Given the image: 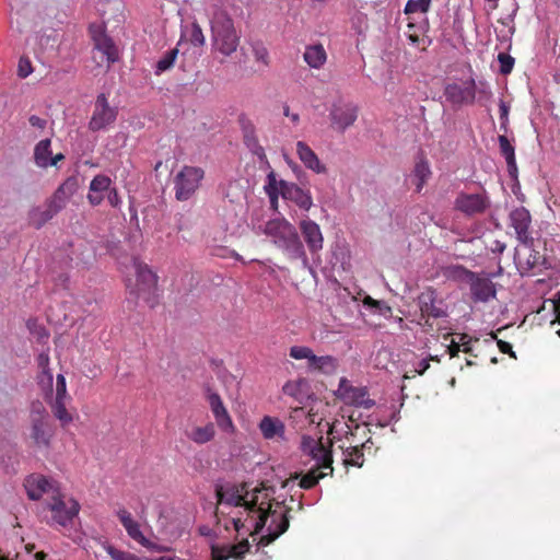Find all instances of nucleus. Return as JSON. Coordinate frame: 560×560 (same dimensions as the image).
Instances as JSON below:
<instances>
[{"mask_svg":"<svg viewBox=\"0 0 560 560\" xmlns=\"http://www.w3.org/2000/svg\"><path fill=\"white\" fill-rule=\"evenodd\" d=\"M275 490L266 487L264 483L249 490L248 502L245 508V517L235 516L232 518L234 529L241 534L248 533L254 536L266 526L268 518L270 523L267 526V533L260 537L259 544L268 546L289 528V512L283 502L273 501Z\"/></svg>","mask_w":560,"mask_h":560,"instance_id":"f257e3e1","label":"nucleus"},{"mask_svg":"<svg viewBox=\"0 0 560 560\" xmlns=\"http://www.w3.org/2000/svg\"><path fill=\"white\" fill-rule=\"evenodd\" d=\"M211 31V48L214 54L230 57L236 52L241 34L228 11L219 3L213 2L207 8Z\"/></svg>","mask_w":560,"mask_h":560,"instance_id":"f03ea898","label":"nucleus"},{"mask_svg":"<svg viewBox=\"0 0 560 560\" xmlns=\"http://www.w3.org/2000/svg\"><path fill=\"white\" fill-rule=\"evenodd\" d=\"M262 233L272 238L275 245L283 249L291 259L306 260V253L296 229L285 219L269 220Z\"/></svg>","mask_w":560,"mask_h":560,"instance_id":"7ed1b4c3","label":"nucleus"},{"mask_svg":"<svg viewBox=\"0 0 560 560\" xmlns=\"http://www.w3.org/2000/svg\"><path fill=\"white\" fill-rule=\"evenodd\" d=\"M44 509L50 512V518L46 522L49 526L58 525L66 528L70 527L79 515L81 505L75 499L68 498L60 489L57 495L45 499Z\"/></svg>","mask_w":560,"mask_h":560,"instance_id":"20e7f679","label":"nucleus"},{"mask_svg":"<svg viewBox=\"0 0 560 560\" xmlns=\"http://www.w3.org/2000/svg\"><path fill=\"white\" fill-rule=\"evenodd\" d=\"M55 436V429L42 402H33L30 411L28 438L34 447L49 450Z\"/></svg>","mask_w":560,"mask_h":560,"instance_id":"39448f33","label":"nucleus"},{"mask_svg":"<svg viewBox=\"0 0 560 560\" xmlns=\"http://www.w3.org/2000/svg\"><path fill=\"white\" fill-rule=\"evenodd\" d=\"M205 171L198 166L185 165L174 177L175 198L178 201L189 200L199 189Z\"/></svg>","mask_w":560,"mask_h":560,"instance_id":"423d86ee","label":"nucleus"},{"mask_svg":"<svg viewBox=\"0 0 560 560\" xmlns=\"http://www.w3.org/2000/svg\"><path fill=\"white\" fill-rule=\"evenodd\" d=\"M451 275L469 281L471 296L475 301L487 302L495 296L494 283L489 278L478 277L475 272L463 266L453 267Z\"/></svg>","mask_w":560,"mask_h":560,"instance_id":"0eeeda50","label":"nucleus"},{"mask_svg":"<svg viewBox=\"0 0 560 560\" xmlns=\"http://www.w3.org/2000/svg\"><path fill=\"white\" fill-rule=\"evenodd\" d=\"M94 51L100 54L93 56L98 66L106 63L108 67L119 58L118 48L114 40L102 30L101 26L91 27Z\"/></svg>","mask_w":560,"mask_h":560,"instance_id":"6e6552de","label":"nucleus"},{"mask_svg":"<svg viewBox=\"0 0 560 560\" xmlns=\"http://www.w3.org/2000/svg\"><path fill=\"white\" fill-rule=\"evenodd\" d=\"M23 486L28 499L32 501L50 499L52 495H57L60 490L58 481L40 474L27 476Z\"/></svg>","mask_w":560,"mask_h":560,"instance_id":"1a4fd4ad","label":"nucleus"},{"mask_svg":"<svg viewBox=\"0 0 560 560\" xmlns=\"http://www.w3.org/2000/svg\"><path fill=\"white\" fill-rule=\"evenodd\" d=\"M215 497L219 505L242 506L245 514L246 503L248 502L249 489L246 482L228 483L225 486L215 487Z\"/></svg>","mask_w":560,"mask_h":560,"instance_id":"9d476101","label":"nucleus"},{"mask_svg":"<svg viewBox=\"0 0 560 560\" xmlns=\"http://www.w3.org/2000/svg\"><path fill=\"white\" fill-rule=\"evenodd\" d=\"M117 107H112L105 93H101L95 101L94 109L89 121V129L93 132L104 130L116 121Z\"/></svg>","mask_w":560,"mask_h":560,"instance_id":"9b49d317","label":"nucleus"},{"mask_svg":"<svg viewBox=\"0 0 560 560\" xmlns=\"http://www.w3.org/2000/svg\"><path fill=\"white\" fill-rule=\"evenodd\" d=\"M490 199L486 191L468 194L460 191L454 201V208L466 217L483 214L490 207Z\"/></svg>","mask_w":560,"mask_h":560,"instance_id":"f8f14e48","label":"nucleus"},{"mask_svg":"<svg viewBox=\"0 0 560 560\" xmlns=\"http://www.w3.org/2000/svg\"><path fill=\"white\" fill-rule=\"evenodd\" d=\"M336 395L346 405L358 408L371 409L375 405L365 387H355L345 377L340 380Z\"/></svg>","mask_w":560,"mask_h":560,"instance_id":"ddd939ff","label":"nucleus"},{"mask_svg":"<svg viewBox=\"0 0 560 560\" xmlns=\"http://www.w3.org/2000/svg\"><path fill=\"white\" fill-rule=\"evenodd\" d=\"M132 266L136 272V288L131 289V293L138 298L149 301V296L156 290L158 276L149 268V266L138 258H135Z\"/></svg>","mask_w":560,"mask_h":560,"instance_id":"4468645a","label":"nucleus"},{"mask_svg":"<svg viewBox=\"0 0 560 560\" xmlns=\"http://www.w3.org/2000/svg\"><path fill=\"white\" fill-rule=\"evenodd\" d=\"M301 450L304 454L310 455L316 464H319V468H329V474L334 472L331 450L330 446L324 445L323 436L318 439L308 435L302 436Z\"/></svg>","mask_w":560,"mask_h":560,"instance_id":"2eb2a0df","label":"nucleus"},{"mask_svg":"<svg viewBox=\"0 0 560 560\" xmlns=\"http://www.w3.org/2000/svg\"><path fill=\"white\" fill-rule=\"evenodd\" d=\"M331 127L340 132L352 126L358 118V107L352 103L337 101L331 105L330 113Z\"/></svg>","mask_w":560,"mask_h":560,"instance_id":"dca6fc26","label":"nucleus"},{"mask_svg":"<svg viewBox=\"0 0 560 560\" xmlns=\"http://www.w3.org/2000/svg\"><path fill=\"white\" fill-rule=\"evenodd\" d=\"M510 225L514 229L516 238L525 246L533 245L534 238L530 235L529 226L532 217L527 209L518 207L510 212Z\"/></svg>","mask_w":560,"mask_h":560,"instance_id":"f3484780","label":"nucleus"},{"mask_svg":"<svg viewBox=\"0 0 560 560\" xmlns=\"http://www.w3.org/2000/svg\"><path fill=\"white\" fill-rule=\"evenodd\" d=\"M444 95L454 105L472 104L476 97V83L470 79L462 84L451 83L445 86Z\"/></svg>","mask_w":560,"mask_h":560,"instance_id":"a211bd4d","label":"nucleus"},{"mask_svg":"<svg viewBox=\"0 0 560 560\" xmlns=\"http://www.w3.org/2000/svg\"><path fill=\"white\" fill-rule=\"evenodd\" d=\"M250 545L248 539H243L235 545H224L211 547L212 560H243L245 555L249 551Z\"/></svg>","mask_w":560,"mask_h":560,"instance_id":"6ab92c4d","label":"nucleus"},{"mask_svg":"<svg viewBox=\"0 0 560 560\" xmlns=\"http://www.w3.org/2000/svg\"><path fill=\"white\" fill-rule=\"evenodd\" d=\"M116 515L131 539L148 549L154 548V544L143 536L140 524L133 520L129 511L121 508L116 512Z\"/></svg>","mask_w":560,"mask_h":560,"instance_id":"aec40b11","label":"nucleus"},{"mask_svg":"<svg viewBox=\"0 0 560 560\" xmlns=\"http://www.w3.org/2000/svg\"><path fill=\"white\" fill-rule=\"evenodd\" d=\"M208 401L210 405V409L213 413L214 420L218 424V427L225 432H233L234 431V423L233 420L225 408L221 397L217 393H210L208 395Z\"/></svg>","mask_w":560,"mask_h":560,"instance_id":"412c9836","label":"nucleus"},{"mask_svg":"<svg viewBox=\"0 0 560 560\" xmlns=\"http://www.w3.org/2000/svg\"><path fill=\"white\" fill-rule=\"evenodd\" d=\"M300 230L312 254H315L323 248L324 237L320 228L316 222L310 219H304L300 222Z\"/></svg>","mask_w":560,"mask_h":560,"instance_id":"4be33fe9","label":"nucleus"},{"mask_svg":"<svg viewBox=\"0 0 560 560\" xmlns=\"http://www.w3.org/2000/svg\"><path fill=\"white\" fill-rule=\"evenodd\" d=\"M418 305L421 312V317L441 318L446 316V313L438 305L436 292L432 288L425 289L418 296Z\"/></svg>","mask_w":560,"mask_h":560,"instance_id":"5701e85b","label":"nucleus"},{"mask_svg":"<svg viewBox=\"0 0 560 560\" xmlns=\"http://www.w3.org/2000/svg\"><path fill=\"white\" fill-rule=\"evenodd\" d=\"M296 154L306 168L316 174H325L327 172L326 166L319 161L317 154L304 141H298Z\"/></svg>","mask_w":560,"mask_h":560,"instance_id":"b1692460","label":"nucleus"},{"mask_svg":"<svg viewBox=\"0 0 560 560\" xmlns=\"http://www.w3.org/2000/svg\"><path fill=\"white\" fill-rule=\"evenodd\" d=\"M282 198L296 203L301 209L308 210L312 205V196L308 191L303 190L294 183L282 184Z\"/></svg>","mask_w":560,"mask_h":560,"instance_id":"393cba45","label":"nucleus"},{"mask_svg":"<svg viewBox=\"0 0 560 560\" xmlns=\"http://www.w3.org/2000/svg\"><path fill=\"white\" fill-rule=\"evenodd\" d=\"M112 180L108 176L98 174L90 183L88 200L92 206L102 203L105 192L109 190Z\"/></svg>","mask_w":560,"mask_h":560,"instance_id":"a878e982","label":"nucleus"},{"mask_svg":"<svg viewBox=\"0 0 560 560\" xmlns=\"http://www.w3.org/2000/svg\"><path fill=\"white\" fill-rule=\"evenodd\" d=\"M185 435L191 442L201 445L214 439L215 428L214 424L211 422H208L202 427L191 425L190 428L185 430Z\"/></svg>","mask_w":560,"mask_h":560,"instance_id":"bb28decb","label":"nucleus"},{"mask_svg":"<svg viewBox=\"0 0 560 560\" xmlns=\"http://www.w3.org/2000/svg\"><path fill=\"white\" fill-rule=\"evenodd\" d=\"M500 152L506 161L508 172L511 178L517 179V165L515 159L514 147L511 144L506 136L500 135L498 138Z\"/></svg>","mask_w":560,"mask_h":560,"instance_id":"cd10ccee","label":"nucleus"},{"mask_svg":"<svg viewBox=\"0 0 560 560\" xmlns=\"http://www.w3.org/2000/svg\"><path fill=\"white\" fill-rule=\"evenodd\" d=\"M74 183L67 180L61 184L48 200L47 205L58 213L66 207L68 198L73 194Z\"/></svg>","mask_w":560,"mask_h":560,"instance_id":"c85d7f7f","label":"nucleus"},{"mask_svg":"<svg viewBox=\"0 0 560 560\" xmlns=\"http://www.w3.org/2000/svg\"><path fill=\"white\" fill-rule=\"evenodd\" d=\"M259 430L265 439L272 440L283 436L284 424L278 418L265 416L259 423Z\"/></svg>","mask_w":560,"mask_h":560,"instance_id":"c756f323","label":"nucleus"},{"mask_svg":"<svg viewBox=\"0 0 560 560\" xmlns=\"http://www.w3.org/2000/svg\"><path fill=\"white\" fill-rule=\"evenodd\" d=\"M303 59L311 68L320 69L327 60V54L322 44L310 45L305 48Z\"/></svg>","mask_w":560,"mask_h":560,"instance_id":"7c9ffc66","label":"nucleus"},{"mask_svg":"<svg viewBox=\"0 0 560 560\" xmlns=\"http://www.w3.org/2000/svg\"><path fill=\"white\" fill-rule=\"evenodd\" d=\"M365 447V443L361 445H349L345 446L341 445L340 448L342 450V463L346 467L348 466H354V467H362L364 463V453L363 448Z\"/></svg>","mask_w":560,"mask_h":560,"instance_id":"2f4dec72","label":"nucleus"},{"mask_svg":"<svg viewBox=\"0 0 560 560\" xmlns=\"http://www.w3.org/2000/svg\"><path fill=\"white\" fill-rule=\"evenodd\" d=\"M331 476L329 474V468H319V464H315L305 475L300 479V487L303 489H312L316 486L319 479H323L326 476Z\"/></svg>","mask_w":560,"mask_h":560,"instance_id":"473e14b6","label":"nucleus"},{"mask_svg":"<svg viewBox=\"0 0 560 560\" xmlns=\"http://www.w3.org/2000/svg\"><path fill=\"white\" fill-rule=\"evenodd\" d=\"M57 213L47 205L45 210L40 208H33L28 212V223L35 229H40L49 220H51Z\"/></svg>","mask_w":560,"mask_h":560,"instance_id":"72a5a7b5","label":"nucleus"},{"mask_svg":"<svg viewBox=\"0 0 560 560\" xmlns=\"http://www.w3.org/2000/svg\"><path fill=\"white\" fill-rule=\"evenodd\" d=\"M337 368V361L331 355H313L312 361L308 362V369L323 373H331Z\"/></svg>","mask_w":560,"mask_h":560,"instance_id":"f704fd0d","label":"nucleus"},{"mask_svg":"<svg viewBox=\"0 0 560 560\" xmlns=\"http://www.w3.org/2000/svg\"><path fill=\"white\" fill-rule=\"evenodd\" d=\"M50 139L40 140L34 149V160L37 166L47 168L48 161L51 158Z\"/></svg>","mask_w":560,"mask_h":560,"instance_id":"c9c22d12","label":"nucleus"},{"mask_svg":"<svg viewBox=\"0 0 560 560\" xmlns=\"http://www.w3.org/2000/svg\"><path fill=\"white\" fill-rule=\"evenodd\" d=\"M288 183L289 182L283 180V179L278 180L275 172L271 171L267 175V184L265 186V191L268 195L269 199L275 200V199H278L279 196H282V191H283L282 184H288Z\"/></svg>","mask_w":560,"mask_h":560,"instance_id":"e433bc0d","label":"nucleus"},{"mask_svg":"<svg viewBox=\"0 0 560 560\" xmlns=\"http://www.w3.org/2000/svg\"><path fill=\"white\" fill-rule=\"evenodd\" d=\"M66 400L67 399L54 400L51 404L52 415L57 420H59L62 428L73 421L72 415L67 410Z\"/></svg>","mask_w":560,"mask_h":560,"instance_id":"4c0bfd02","label":"nucleus"},{"mask_svg":"<svg viewBox=\"0 0 560 560\" xmlns=\"http://www.w3.org/2000/svg\"><path fill=\"white\" fill-rule=\"evenodd\" d=\"M415 176L418 178L417 191H420L429 177L431 176V170L428 160L421 156L415 165Z\"/></svg>","mask_w":560,"mask_h":560,"instance_id":"58836bf2","label":"nucleus"},{"mask_svg":"<svg viewBox=\"0 0 560 560\" xmlns=\"http://www.w3.org/2000/svg\"><path fill=\"white\" fill-rule=\"evenodd\" d=\"M177 55V48L166 51L165 55L156 62L154 73L160 75L161 73L170 70L174 66Z\"/></svg>","mask_w":560,"mask_h":560,"instance_id":"ea45409f","label":"nucleus"},{"mask_svg":"<svg viewBox=\"0 0 560 560\" xmlns=\"http://www.w3.org/2000/svg\"><path fill=\"white\" fill-rule=\"evenodd\" d=\"M306 385V381L304 378H298L293 381H288L283 387L282 392L284 395L291 396L295 399H301L302 397V387Z\"/></svg>","mask_w":560,"mask_h":560,"instance_id":"a19ab883","label":"nucleus"},{"mask_svg":"<svg viewBox=\"0 0 560 560\" xmlns=\"http://www.w3.org/2000/svg\"><path fill=\"white\" fill-rule=\"evenodd\" d=\"M432 0H408L404 12L411 14L416 12L427 13L430 10Z\"/></svg>","mask_w":560,"mask_h":560,"instance_id":"79ce46f5","label":"nucleus"},{"mask_svg":"<svg viewBox=\"0 0 560 560\" xmlns=\"http://www.w3.org/2000/svg\"><path fill=\"white\" fill-rule=\"evenodd\" d=\"M314 352L311 348L305 346H293L290 348V357L295 360H307V363L312 361Z\"/></svg>","mask_w":560,"mask_h":560,"instance_id":"37998d69","label":"nucleus"},{"mask_svg":"<svg viewBox=\"0 0 560 560\" xmlns=\"http://www.w3.org/2000/svg\"><path fill=\"white\" fill-rule=\"evenodd\" d=\"M498 61L500 63V72L504 75L510 74L514 67V58L505 52L498 55Z\"/></svg>","mask_w":560,"mask_h":560,"instance_id":"c03bdc74","label":"nucleus"},{"mask_svg":"<svg viewBox=\"0 0 560 560\" xmlns=\"http://www.w3.org/2000/svg\"><path fill=\"white\" fill-rule=\"evenodd\" d=\"M189 40L194 46H203L206 43V37L203 35L202 28L196 22L191 24Z\"/></svg>","mask_w":560,"mask_h":560,"instance_id":"a18cd8bd","label":"nucleus"},{"mask_svg":"<svg viewBox=\"0 0 560 560\" xmlns=\"http://www.w3.org/2000/svg\"><path fill=\"white\" fill-rule=\"evenodd\" d=\"M106 551L113 560H140L136 555L119 550L110 545L106 547Z\"/></svg>","mask_w":560,"mask_h":560,"instance_id":"49530a36","label":"nucleus"},{"mask_svg":"<svg viewBox=\"0 0 560 560\" xmlns=\"http://www.w3.org/2000/svg\"><path fill=\"white\" fill-rule=\"evenodd\" d=\"M254 58L257 62H261L265 66L269 65V52L262 44H256L253 47Z\"/></svg>","mask_w":560,"mask_h":560,"instance_id":"de8ad7c7","label":"nucleus"},{"mask_svg":"<svg viewBox=\"0 0 560 560\" xmlns=\"http://www.w3.org/2000/svg\"><path fill=\"white\" fill-rule=\"evenodd\" d=\"M70 399L67 394L66 378L62 374L57 375L56 380V397L55 400Z\"/></svg>","mask_w":560,"mask_h":560,"instance_id":"09e8293b","label":"nucleus"},{"mask_svg":"<svg viewBox=\"0 0 560 560\" xmlns=\"http://www.w3.org/2000/svg\"><path fill=\"white\" fill-rule=\"evenodd\" d=\"M37 364L43 370V373L47 375L48 382L51 384L52 382V375L49 371V353L48 352H42L37 357Z\"/></svg>","mask_w":560,"mask_h":560,"instance_id":"8fccbe9b","label":"nucleus"},{"mask_svg":"<svg viewBox=\"0 0 560 560\" xmlns=\"http://www.w3.org/2000/svg\"><path fill=\"white\" fill-rule=\"evenodd\" d=\"M33 72L31 60L27 57H21L18 66V75L26 78Z\"/></svg>","mask_w":560,"mask_h":560,"instance_id":"3c124183","label":"nucleus"},{"mask_svg":"<svg viewBox=\"0 0 560 560\" xmlns=\"http://www.w3.org/2000/svg\"><path fill=\"white\" fill-rule=\"evenodd\" d=\"M243 130H244L245 143L248 147L257 144V139H256V136H255L254 125L250 124V122H247L246 125H244Z\"/></svg>","mask_w":560,"mask_h":560,"instance_id":"603ef678","label":"nucleus"},{"mask_svg":"<svg viewBox=\"0 0 560 560\" xmlns=\"http://www.w3.org/2000/svg\"><path fill=\"white\" fill-rule=\"evenodd\" d=\"M472 340L478 341L477 338L472 339V337H470L467 334H459L460 351L469 355H472V348L470 346Z\"/></svg>","mask_w":560,"mask_h":560,"instance_id":"864d4df0","label":"nucleus"},{"mask_svg":"<svg viewBox=\"0 0 560 560\" xmlns=\"http://www.w3.org/2000/svg\"><path fill=\"white\" fill-rule=\"evenodd\" d=\"M107 200L109 205L114 208H117L119 206L120 197L116 188L109 187V190L107 191Z\"/></svg>","mask_w":560,"mask_h":560,"instance_id":"5fc2aeb1","label":"nucleus"},{"mask_svg":"<svg viewBox=\"0 0 560 560\" xmlns=\"http://www.w3.org/2000/svg\"><path fill=\"white\" fill-rule=\"evenodd\" d=\"M498 348L502 353L509 354L511 358L516 359L512 345L504 340H498Z\"/></svg>","mask_w":560,"mask_h":560,"instance_id":"6e6d98bb","label":"nucleus"},{"mask_svg":"<svg viewBox=\"0 0 560 560\" xmlns=\"http://www.w3.org/2000/svg\"><path fill=\"white\" fill-rule=\"evenodd\" d=\"M28 121L31 124V126L35 127V128H39V129H44L47 125V121L43 118H40L39 116H36V115H32L30 118H28Z\"/></svg>","mask_w":560,"mask_h":560,"instance_id":"4d7b16f0","label":"nucleus"},{"mask_svg":"<svg viewBox=\"0 0 560 560\" xmlns=\"http://www.w3.org/2000/svg\"><path fill=\"white\" fill-rule=\"evenodd\" d=\"M447 352L451 358H455L460 352V343L459 340L456 342L455 340H452L450 346L447 347Z\"/></svg>","mask_w":560,"mask_h":560,"instance_id":"13d9d810","label":"nucleus"},{"mask_svg":"<svg viewBox=\"0 0 560 560\" xmlns=\"http://www.w3.org/2000/svg\"><path fill=\"white\" fill-rule=\"evenodd\" d=\"M283 115L285 117H289L294 125H298L300 122V115L296 113H291L289 105L283 106Z\"/></svg>","mask_w":560,"mask_h":560,"instance_id":"bf43d9fd","label":"nucleus"},{"mask_svg":"<svg viewBox=\"0 0 560 560\" xmlns=\"http://www.w3.org/2000/svg\"><path fill=\"white\" fill-rule=\"evenodd\" d=\"M430 368V362L428 359H422L421 361H419V363L417 364V368H416V372L419 374V375H422L424 374V372Z\"/></svg>","mask_w":560,"mask_h":560,"instance_id":"052dcab7","label":"nucleus"},{"mask_svg":"<svg viewBox=\"0 0 560 560\" xmlns=\"http://www.w3.org/2000/svg\"><path fill=\"white\" fill-rule=\"evenodd\" d=\"M65 159V155L62 153H58L55 156H51L48 161V166H55L58 164V162L62 161Z\"/></svg>","mask_w":560,"mask_h":560,"instance_id":"680f3d73","label":"nucleus"},{"mask_svg":"<svg viewBox=\"0 0 560 560\" xmlns=\"http://www.w3.org/2000/svg\"><path fill=\"white\" fill-rule=\"evenodd\" d=\"M364 305H369V306H372V307H380L381 306V302L377 301V300H374L372 299L371 296H366L363 301Z\"/></svg>","mask_w":560,"mask_h":560,"instance_id":"e2e57ef3","label":"nucleus"},{"mask_svg":"<svg viewBox=\"0 0 560 560\" xmlns=\"http://www.w3.org/2000/svg\"><path fill=\"white\" fill-rule=\"evenodd\" d=\"M539 259H540V256L538 255V253H536L532 259H528L527 260V264L529 266V268H535L536 266H538L539 264Z\"/></svg>","mask_w":560,"mask_h":560,"instance_id":"0e129e2a","label":"nucleus"},{"mask_svg":"<svg viewBox=\"0 0 560 560\" xmlns=\"http://www.w3.org/2000/svg\"><path fill=\"white\" fill-rule=\"evenodd\" d=\"M37 336L40 339H43V338L47 339L49 334L47 332V330L44 327H39L37 330Z\"/></svg>","mask_w":560,"mask_h":560,"instance_id":"69168bd1","label":"nucleus"},{"mask_svg":"<svg viewBox=\"0 0 560 560\" xmlns=\"http://www.w3.org/2000/svg\"><path fill=\"white\" fill-rule=\"evenodd\" d=\"M500 110H501V118L508 116V107L503 102H501V104H500Z\"/></svg>","mask_w":560,"mask_h":560,"instance_id":"338daca9","label":"nucleus"},{"mask_svg":"<svg viewBox=\"0 0 560 560\" xmlns=\"http://www.w3.org/2000/svg\"><path fill=\"white\" fill-rule=\"evenodd\" d=\"M409 40L412 43V44H418L420 38L417 34H409L408 36Z\"/></svg>","mask_w":560,"mask_h":560,"instance_id":"774afa93","label":"nucleus"}]
</instances>
